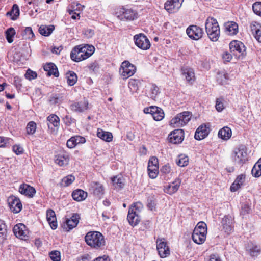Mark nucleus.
Listing matches in <instances>:
<instances>
[{"label":"nucleus","instance_id":"60","mask_svg":"<svg viewBox=\"0 0 261 261\" xmlns=\"http://www.w3.org/2000/svg\"><path fill=\"white\" fill-rule=\"evenodd\" d=\"M13 150L17 155L21 154L23 152V148L19 145H14Z\"/></svg>","mask_w":261,"mask_h":261},{"label":"nucleus","instance_id":"5","mask_svg":"<svg viewBox=\"0 0 261 261\" xmlns=\"http://www.w3.org/2000/svg\"><path fill=\"white\" fill-rule=\"evenodd\" d=\"M230 53L237 59H243L246 55V47L241 41L233 40L229 44Z\"/></svg>","mask_w":261,"mask_h":261},{"label":"nucleus","instance_id":"35","mask_svg":"<svg viewBox=\"0 0 261 261\" xmlns=\"http://www.w3.org/2000/svg\"><path fill=\"white\" fill-rule=\"evenodd\" d=\"M66 76L67 78V82L68 85L72 86L76 83L77 81V76L74 72L69 71L66 73Z\"/></svg>","mask_w":261,"mask_h":261},{"label":"nucleus","instance_id":"14","mask_svg":"<svg viewBox=\"0 0 261 261\" xmlns=\"http://www.w3.org/2000/svg\"><path fill=\"white\" fill-rule=\"evenodd\" d=\"M184 0H168L164 5L165 9L169 13L177 12L181 7Z\"/></svg>","mask_w":261,"mask_h":261},{"label":"nucleus","instance_id":"61","mask_svg":"<svg viewBox=\"0 0 261 261\" xmlns=\"http://www.w3.org/2000/svg\"><path fill=\"white\" fill-rule=\"evenodd\" d=\"M171 171V167L169 164L164 165L161 169V172L163 174H168Z\"/></svg>","mask_w":261,"mask_h":261},{"label":"nucleus","instance_id":"17","mask_svg":"<svg viewBox=\"0 0 261 261\" xmlns=\"http://www.w3.org/2000/svg\"><path fill=\"white\" fill-rule=\"evenodd\" d=\"M19 191L21 194L30 197H33L36 193L34 188L26 184H23L20 186Z\"/></svg>","mask_w":261,"mask_h":261},{"label":"nucleus","instance_id":"41","mask_svg":"<svg viewBox=\"0 0 261 261\" xmlns=\"http://www.w3.org/2000/svg\"><path fill=\"white\" fill-rule=\"evenodd\" d=\"M112 181L116 188L121 189L124 185L122 179L119 176H116L112 178Z\"/></svg>","mask_w":261,"mask_h":261},{"label":"nucleus","instance_id":"18","mask_svg":"<svg viewBox=\"0 0 261 261\" xmlns=\"http://www.w3.org/2000/svg\"><path fill=\"white\" fill-rule=\"evenodd\" d=\"M80 217L79 214L75 213L73 214V215L69 218H66L65 220V223L68 228V231L72 229L75 227L79 222V219Z\"/></svg>","mask_w":261,"mask_h":261},{"label":"nucleus","instance_id":"56","mask_svg":"<svg viewBox=\"0 0 261 261\" xmlns=\"http://www.w3.org/2000/svg\"><path fill=\"white\" fill-rule=\"evenodd\" d=\"M49 101L51 104L55 105L61 101V97L59 94H53L49 98Z\"/></svg>","mask_w":261,"mask_h":261},{"label":"nucleus","instance_id":"7","mask_svg":"<svg viewBox=\"0 0 261 261\" xmlns=\"http://www.w3.org/2000/svg\"><path fill=\"white\" fill-rule=\"evenodd\" d=\"M191 115L188 111L179 113L170 121V125L173 127H182L190 120Z\"/></svg>","mask_w":261,"mask_h":261},{"label":"nucleus","instance_id":"11","mask_svg":"<svg viewBox=\"0 0 261 261\" xmlns=\"http://www.w3.org/2000/svg\"><path fill=\"white\" fill-rule=\"evenodd\" d=\"M186 33L189 38L195 40L201 38L204 33L202 28L195 25L188 27Z\"/></svg>","mask_w":261,"mask_h":261},{"label":"nucleus","instance_id":"19","mask_svg":"<svg viewBox=\"0 0 261 261\" xmlns=\"http://www.w3.org/2000/svg\"><path fill=\"white\" fill-rule=\"evenodd\" d=\"M88 103L87 101L75 102L70 106L72 111L81 113L87 110Z\"/></svg>","mask_w":261,"mask_h":261},{"label":"nucleus","instance_id":"53","mask_svg":"<svg viewBox=\"0 0 261 261\" xmlns=\"http://www.w3.org/2000/svg\"><path fill=\"white\" fill-rule=\"evenodd\" d=\"M64 123L67 126H70L73 123H75L76 120L69 115H66L63 118Z\"/></svg>","mask_w":261,"mask_h":261},{"label":"nucleus","instance_id":"24","mask_svg":"<svg viewBox=\"0 0 261 261\" xmlns=\"http://www.w3.org/2000/svg\"><path fill=\"white\" fill-rule=\"evenodd\" d=\"M44 69L47 72V74L48 76L51 75H54L55 77H58L59 73L58 68L55 64L53 63H49L44 66Z\"/></svg>","mask_w":261,"mask_h":261},{"label":"nucleus","instance_id":"52","mask_svg":"<svg viewBox=\"0 0 261 261\" xmlns=\"http://www.w3.org/2000/svg\"><path fill=\"white\" fill-rule=\"evenodd\" d=\"M37 76V73L30 69L27 70L26 73L25 74V78L30 81L36 79Z\"/></svg>","mask_w":261,"mask_h":261},{"label":"nucleus","instance_id":"40","mask_svg":"<svg viewBox=\"0 0 261 261\" xmlns=\"http://www.w3.org/2000/svg\"><path fill=\"white\" fill-rule=\"evenodd\" d=\"M189 163V158L185 155H179L178 159L176 160L177 164L180 167L186 166Z\"/></svg>","mask_w":261,"mask_h":261},{"label":"nucleus","instance_id":"20","mask_svg":"<svg viewBox=\"0 0 261 261\" xmlns=\"http://www.w3.org/2000/svg\"><path fill=\"white\" fill-rule=\"evenodd\" d=\"M69 156L65 153H61L55 156V163L60 166H64L68 164Z\"/></svg>","mask_w":261,"mask_h":261},{"label":"nucleus","instance_id":"31","mask_svg":"<svg viewBox=\"0 0 261 261\" xmlns=\"http://www.w3.org/2000/svg\"><path fill=\"white\" fill-rule=\"evenodd\" d=\"M47 121L48 122L47 125L48 128H51L52 129L51 125L56 127H58L59 126L60 119L56 115H50L47 118Z\"/></svg>","mask_w":261,"mask_h":261},{"label":"nucleus","instance_id":"45","mask_svg":"<svg viewBox=\"0 0 261 261\" xmlns=\"http://www.w3.org/2000/svg\"><path fill=\"white\" fill-rule=\"evenodd\" d=\"M23 37L25 39H32L34 37V34L31 27H27L23 33Z\"/></svg>","mask_w":261,"mask_h":261},{"label":"nucleus","instance_id":"37","mask_svg":"<svg viewBox=\"0 0 261 261\" xmlns=\"http://www.w3.org/2000/svg\"><path fill=\"white\" fill-rule=\"evenodd\" d=\"M182 75L188 82L192 81L194 78V73L191 68L182 69Z\"/></svg>","mask_w":261,"mask_h":261},{"label":"nucleus","instance_id":"21","mask_svg":"<svg viewBox=\"0 0 261 261\" xmlns=\"http://www.w3.org/2000/svg\"><path fill=\"white\" fill-rule=\"evenodd\" d=\"M181 181L179 179H175L172 183L170 184L164 188L165 192L168 194L172 195L175 193L179 189Z\"/></svg>","mask_w":261,"mask_h":261},{"label":"nucleus","instance_id":"2","mask_svg":"<svg viewBox=\"0 0 261 261\" xmlns=\"http://www.w3.org/2000/svg\"><path fill=\"white\" fill-rule=\"evenodd\" d=\"M85 241L88 246L96 249L102 248L106 245L105 238L99 231H89L85 237Z\"/></svg>","mask_w":261,"mask_h":261},{"label":"nucleus","instance_id":"59","mask_svg":"<svg viewBox=\"0 0 261 261\" xmlns=\"http://www.w3.org/2000/svg\"><path fill=\"white\" fill-rule=\"evenodd\" d=\"M66 145L69 148H73L77 145L74 138L72 137L71 138L68 140Z\"/></svg>","mask_w":261,"mask_h":261},{"label":"nucleus","instance_id":"49","mask_svg":"<svg viewBox=\"0 0 261 261\" xmlns=\"http://www.w3.org/2000/svg\"><path fill=\"white\" fill-rule=\"evenodd\" d=\"M223 98L221 97L216 99L215 107L218 112H221L224 108L223 103Z\"/></svg>","mask_w":261,"mask_h":261},{"label":"nucleus","instance_id":"43","mask_svg":"<svg viewBox=\"0 0 261 261\" xmlns=\"http://www.w3.org/2000/svg\"><path fill=\"white\" fill-rule=\"evenodd\" d=\"M157 250L160 256L162 258H165L167 257L170 254V252L169 247L162 248H158L157 249Z\"/></svg>","mask_w":261,"mask_h":261},{"label":"nucleus","instance_id":"51","mask_svg":"<svg viewBox=\"0 0 261 261\" xmlns=\"http://www.w3.org/2000/svg\"><path fill=\"white\" fill-rule=\"evenodd\" d=\"M253 12L259 16H261V2H258L254 3L252 6Z\"/></svg>","mask_w":261,"mask_h":261},{"label":"nucleus","instance_id":"29","mask_svg":"<svg viewBox=\"0 0 261 261\" xmlns=\"http://www.w3.org/2000/svg\"><path fill=\"white\" fill-rule=\"evenodd\" d=\"M97 136L107 142L112 141L113 139V135L111 133L104 131L100 128L97 129Z\"/></svg>","mask_w":261,"mask_h":261},{"label":"nucleus","instance_id":"8","mask_svg":"<svg viewBox=\"0 0 261 261\" xmlns=\"http://www.w3.org/2000/svg\"><path fill=\"white\" fill-rule=\"evenodd\" d=\"M140 211L137 207V204H133L129 208L127 219L129 224L133 226L137 225L140 221Z\"/></svg>","mask_w":261,"mask_h":261},{"label":"nucleus","instance_id":"42","mask_svg":"<svg viewBox=\"0 0 261 261\" xmlns=\"http://www.w3.org/2000/svg\"><path fill=\"white\" fill-rule=\"evenodd\" d=\"M36 129V124L34 121L29 122L26 127V131L28 134L33 135L34 134Z\"/></svg>","mask_w":261,"mask_h":261},{"label":"nucleus","instance_id":"47","mask_svg":"<svg viewBox=\"0 0 261 261\" xmlns=\"http://www.w3.org/2000/svg\"><path fill=\"white\" fill-rule=\"evenodd\" d=\"M164 117V113L163 111L159 108L158 111L156 112L154 114H153L152 117L155 121H160L163 119Z\"/></svg>","mask_w":261,"mask_h":261},{"label":"nucleus","instance_id":"36","mask_svg":"<svg viewBox=\"0 0 261 261\" xmlns=\"http://www.w3.org/2000/svg\"><path fill=\"white\" fill-rule=\"evenodd\" d=\"M148 175L152 179H154L157 177L159 173L158 166L148 165L147 167Z\"/></svg>","mask_w":261,"mask_h":261},{"label":"nucleus","instance_id":"16","mask_svg":"<svg viewBox=\"0 0 261 261\" xmlns=\"http://www.w3.org/2000/svg\"><path fill=\"white\" fill-rule=\"evenodd\" d=\"M209 133V125L202 124L196 129L194 137L197 140H201L207 136Z\"/></svg>","mask_w":261,"mask_h":261},{"label":"nucleus","instance_id":"55","mask_svg":"<svg viewBox=\"0 0 261 261\" xmlns=\"http://www.w3.org/2000/svg\"><path fill=\"white\" fill-rule=\"evenodd\" d=\"M260 28L261 25L256 21L252 22L250 24L251 31L252 32V34H253V35H254V34H255L257 31H258V30H259V29Z\"/></svg>","mask_w":261,"mask_h":261},{"label":"nucleus","instance_id":"58","mask_svg":"<svg viewBox=\"0 0 261 261\" xmlns=\"http://www.w3.org/2000/svg\"><path fill=\"white\" fill-rule=\"evenodd\" d=\"M256 166H254L252 169L251 173L253 176L258 177L261 176V170L257 168Z\"/></svg>","mask_w":261,"mask_h":261},{"label":"nucleus","instance_id":"4","mask_svg":"<svg viewBox=\"0 0 261 261\" xmlns=\"http://www.w3.org/2000/svg\"><path fill=\"white\" fill-rule=\"evenodd\" d=\"M207 233L206 224L202 221L197 223L193 233L192 239L197 244H202L205 240Z\"/></svg>","mask_w":261,"mask_h":261},{"label":"nucleus","instance_id":"23","mask_svg":"<svg viewBox=\"0 0 261 261\" xmlns=\"http://www.w3.org/2000/svg\"><path fill=\"white\" fill-rule=\"evenodd\" d=\"M224 27L226 33L229 35H236L238 32V25L233 21H229L225 23Z\"/></svg>","mask_w":261,"mask_h":261},{"label":"nucleus","instance_id":"57","mask_svg":"<svg viewBox=\"0 0 261 261\" xmlns=\"http://www.w3.org/2000/svg\"><path fill=\"white\" fill-rule=\"evenodd\" d=\"M260 249L258 246H254L250 249V254L252 256H257L260 253Z\"/></svg>","mask_w":261,"mask_h":261},{"label":"nucleus","instance_id":"15","mask_svg":"<svg viewBox=\"0 0 261 261\" xmlns=\"http://www.w3.org/2000/svg\"><path fill=\"white\" fill-rule=\"evenodd\" d=\"M184 138V132L181 129H177L173 130L168 136L170 142L173 144L181 143Z\"/></svg>","mask_w":261,"mask_h":261},{"label":"nucleus","instance_id":"34","mask_svg":"<svg viewBox=\"0 0 261 261\" xmlns=\"http://www.w3.org/2000/svg\"><path fill=\"white\" fill-rule=\"evenodd\" d=\"M54 29L55 27L53 25L48 26L41 25L39 29V32L43 36H48L51 34Z\"/></svg>","mask_w":261,"mask_h":261},{"label":"nucleus","instance_id":"50","mask_svg":"<svg viewBox=\"0 0 261 261\" xmlns=\"http://www.w3.org/2000/svg\"><path fill=\"white\" fill-rule=\"evenodd\" d=\"M156 248H162L168 247L167 244V242L165 241L164 238H158L156 241Z\"/></svg>","mask_w":261,"mask_h":261},{"label":"nucleus","instance_id":"64","mask_svg":"<svg viewBox=\"0 0 261 261\" xmlns=\"http://www.w3.org/2000/svg\"><path fill=\"white\" fill-rule=\"evenodd\" d=\"M93 261H111L110 257L106 255L95 258Z\"/></svg>","mask_w":261,"mask_h":261},{"label":"nucleus","instance_id":"26","mask_svg":"<svg viewBox=\"0 0 261 261\" xmlns=\"http://www.w3.org/2000/svg\"><path fill=\"white\" fill-rule=\"evenodd\" d=\"M221 223L225 232L229 234L232 229L231 217L229 216H225L222 219Z\"/></svg>","mask_w":261,"mask_h":261},{"label":"nucleus","instance_id":"62","mask_svg":"<svg viewBox=\"0 0 261 261\" xmlns=\"http://www.w3.org/2000/svg\"><path fill=\"white\" fill-rule=\"evenodd\" d=\"M13 84L17 89H19L21 88V80L18 76H15L14 77Z\"/></svg>","mask_w":261,"mask_h":261},{"label":"nucleus","instance_id":"63","mask_svg":"<svg viewBox=\"0 0 261 261\" xmlns=\"http://www.w3.org/2000/svg\"><path fill=\"white\" fill-rule=\"evenodd\" d=\"M91 257L89 255L86 254L79 257L76 261H90Z\"/></svg>","mask_w":261,"mask_h":261},{"label":"nucleus","instance_id":"9","mask_svg":"<svg viewBox=\"0 0 261 261\" xmlns=\"http://www.w3.org/2000/svg\"><path fill=\"white\" fill-rule=\"evenodd\" d=\"M136 70V67L134 65L127 61H125L122 63L119 72L123 79H127L134 75Z\"/></svg>","mask_w":261,"mask_h":261},{"label":"nucleus","instance_id":"6","mask_svg":"<svg viewBox=\"0 0 261 261\" xmlns=\"http://www.w3.org/2000/svg\"><path fill=\"white\" fill-rule=\"evenodd\" d=\"M232 158L235 163L241 166L244 164L248 159V154L246 147L243 145H239L236 148L232 153Z\"/></svg>","mask_w":261,"mask_h":261},{"label":"nucleus","instance_id":"33","mask_svg":"<svg viewBox=\"0 0 261 261\" xmlns=\"http://www.w3.org/2000/svg\"><path fill=\"white\" fill-rule=\"evenodd\" d=\"M124 17L128 20H133L137 18V13L131 9H123Z\"/></svg>","mask_w":261,"mask_h":261},{"label":"nucleus","instance_id":"30","mask_svg":"<svg viewBox=\"0 0 261 261\" xmlns=\"http://www.w3.org/2000/svg\"><path fill=\"white\" fill-rule=\"evenodd\" d=\"M231 129L227 126H225L220 129L218 134V137L224 140H228L231 137Z\"/></svg>","mask_w":261,"mask_h":261},{"label":"nucleus","instance_id":"48","mask_svg":"<svg viewBox=\"0 0 261 261\" xmlns=\"http://www.w3.org/2000/svg\"><path fill=\"white\" fill-rule=\"evenodd\" d=\"M251 211V208L250 206H249L248 204L243 203L241 205L240 214L242 215H245L246 214H249Z\"/></svg>","mask_w":261,"mask_h":261},{"label":"nucleus","instance_id":"10","mask_svg":"<svg viewBox=\"0 0 261 261\" xmlns=\"http://www.w3.org/2000/svg\"><path fill=\"white\" fill-rule=\"evenodd\" d=\"M135 45L143 50H147L150 47V43L147 37L142 33L135 35L134 36Z\"/></svg>","mask_w":261,"mask_h":261},{"label":"nucleus","instance_id":"3","mask_svg":"<svg viewBox=\"0 0 261 261\" xmlns=\"http://www.w3.org/2000/svg\"><path fill=\"white\" fill-rule=\"evenodd\" d=\"M207 35L212 41H216L220 36V28L217 20L213 17H208L205 23Z\"/></svg>","mask_w":261,"mask_h":261},{"label":"nucleus","instance_id":"38","mask_svg":"<svg viewBox=\"0 0 261 261\" xmlns=\"http://www.w3.org/2000/svg\"><path fill=\"white\" fill-rule=\"evenodd\" d=\"M74 180L75 177L72 175H69L62 179L60 184L63 187H67L70 185Z\"/></svg>","mask_w":261,"mask_h":261},{"label":"nucleus","instance_id":"28","mask_svg":"<svg viewBox=\"0 0 261 261\" xmlns=\"http://www.w3.org/2000/svg\"><path fill=\"white\" fill-rule=\"evenodd\" d=\"M72 197L75 201H82L87 197V193L83 190L77 189L72 192Z\"/></svg>","mask_w":261,"mask_h":261},{"label":"nucleus","instance_id":"44","mask_svg":"<svg viewBox=\"0 0 261 261\" xmlns=\"http://www.w3.org/2000/svg\"><path fill=\"white\" fill-rule=\"evenodd\" d=\"M99 65L97 61H94L90 63L88 66V68L90 72L97 73L99 69Z\"/></svg>","mask_w":261,"mask_h":261},{"label":"nucleus","instance_id":"13","mask_svg":"<svg viewBox=\"0 0 261 261\" xmlns=\"http://www.w3.org/2000/svg\"><path fill=\"white\" fill-rule=\"evenodd\" d=\"M13 232L17 238L22 240H26L28 237L29 231L25 225L22 223H19L15 225L13 227Z\"/></svg>","mask_w":261,"mask_h":261},{"label":"nucleus","instance_id":"32","mask_svg":"<svg viewBox=\"0 0 261 261\" xmlns=\"http://www.w3.org/2000/svg\"><path fill=\"white\" fill-rule=\"evenodd\" d=\"M19 8L17 5H13L11 10L6 13L7 16H10L13 20H16L19 16Z\"/></svg>","mask_w":261,"mask_h":261},{"label":"nucleus","instance_id":"54","mask_svg":"<svg viewBox=\"0 0 261 261\" xmlns=\"http://www.w3.org/2000/svg\"><path fill=\"white\" fill-rule=\"evenodd\" d=\"M49 256L53 261H60V252L58 251H53L49 253Z\"/></svg>","mask_w":261,"mask_h":261},{"label":"nucleus","instance_id":"12","mask_svg":"<svg viewBox=\"0 0 261 261\" xmlns=\"http://www.w3.org/2000/svg\"><path fill=\"white\" fill-rule=\"evenodd\" d=\"M7 201L11 211L14 213H18L22 210V205L18 197L11 195L8 197Z\"/></svg>","mask_w":261,"mask_h":261},{"label":"nucleus","instance_id":"22","mask_svg":"<svg viewBox=\"0 0 261 261\" xmlns=\"http://www.w3.org/2000/svg\"><path fill=\"white\" fill-rule=\"evenodd\" d=\"M47 221L53 229L57 228V222L55 212L51 210H48L46 212Z\"/></svg>","mask_w":261,"mask_h":261},{"label":"nucleus","instance_id":"39","mask_svg":"<svg viewBox=\"0 0 261 261\" xmlns=\"http://www.w3.org/2000/svg\"><path fill=\"white\" fill-rule=\"evenodd\" d=\"M16 34L15 29L13 28L8 29L5 32L6 38L7 41L11 43L13 41V37Z\"/></svg>","mask_w":261,"mask_h":261},{"label":"nucleus","instance_id":"46","mask_svg":"<svg viewBox=\"0 0 261 261\" xmlns=\"http://www.w3.org/2000/svg\"><path fill=\"white\" fill-rule=\"evenodd\" d=\"M71 7L72 8V10H69L70 14H72V13L75 11H80L83 9L84 6H82L79 3H73L71 5Z\"/></svg>","mask_w":261,"mask_h":261},{"label":"nucleus","instance_id":"1","mask_svg":"<svg viewBox=\"0 0 261 261\" xmlns=\"http://www.w3.org/2000/svg\"><path fill=\"white\" fill-rule=\"evenodd\" d=\"M94 51L95 48L92 45L85 44L76 46L70 53V58L73 61L79 62L90 57Z\"/></svg>","mask_w":261,"mask_h":261},{"label":"nucleus","instance_id":"25","mask_svg":"<svg viewBox=\"0 0 261 261\" xmlns=\"http://www.w3.org/2000/svg\"><path fill=\"white\" fill-rule=\"evenodd\" d=\"M245 175L241 174L235 179L234 182L230 186V189L231 192H235L238 190L245 181Z\"/></svg>","mask_w":261,"mask_h":261},{"label":"nucleus","instance_id":"27","mask_svg":"<svg viewBox=\"0 0 261 261\" xmlns=\"http://www.w3.org/2000/svg\"><path fill=\"white\" fill-rule=\"evenodd\" d=\"M91 190H92L93 194L98 197H101L104 193V188L103 186L97 182L92 183Z\"/></svg>","mask_w":261,"mask_h":261}]
</instances>
